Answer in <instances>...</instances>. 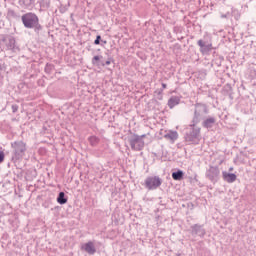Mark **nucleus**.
I'll return each mask as SVG.
<instances>
[{"label":"nucleus","instance_id":"obj_20","mask_svg":"<svg viewBox=\"0 0 256 256\" xmlns=\"http://www.w3.org/2000/svg\"><path fill=\"white\" fill-rule=\"evenodd\" d=\"M88 141H89L90 145H92V147H95V145H97L99 143V139L97 138V136L89 137Z\"/></svg>","mask_w":256,"mask_h":256},{"label":"nucleus","instance_id":"obj_10","mask_svg":"<svg viewBox=\"0 0 256 256\" xmlns=\"http://www.w3.org/2000/svg\"><path fill=\"white\" fill-rule=\"evenodd\" d=\"M81 249L88 253V255H95L97 253V248H95V243L93 241H89L82 245Z\"/></svg>","mask_w":256,"mask_h":256},{"label":"nucleus","instance_id":"obj_16","mask_svg":"<svg viewBox=\"0 0 256 256\" xmlns=\"http://www.w3.org/2000/svg\"><path fill=\"white\" fill-rule=\"evenodd\" d=\"M165 139H169L170 141L174 142L179 139V134L177 131H170L167 134L164 135Z\"/></svg>","mask_w":256,"mask_h":256},{"label":"nucleus","instance_id":"obj_5","mask_svg":"<svg viewBox=\"0 0 256 256\" xmlns=\"http://www.w3.org/2000/svg\"><path fill=\"white\" fill-rule=\"evenodd\" d=\"M163 185V180L159 176H149L145 179V187L148 191H155Z\"/></svg>","mask_w":256,"mask_h":256},{"label":"nucleus","instance_id":"obj_1","mask_svg":"<svg viewBox=\"0 0 256 256\" xmlns=\"http://www.w3.org/2000/svg\"><path fill=\"white\" fill-rule=\"evenodd\" d=\"M22 23L26 29H34L39 35L43 31V26L39 24V17L33 12H28L21 17Z\"/></svg>","mask_w":256,"mask_h":256},{"label":"nucleus","instance_id":"obj_15","mask_svg":"<svg viewBox=\"0 0 256 256\" xmlns=\"http://www.w3.org/2000/svg\"><path fill=\"white\" fill-rule=\"evenodd\" d=\"M179 103H181V99L177 96H172L169 100H168V107L170 109H173V107H176V105H179Z\"/></svg>","mask_w":256,"mask_h":256},{"label":"nucleus","instance_id":"obj_26","mask_svg":"<svg viewBox=\"0 0 256 256\" xmlns=\"http://www.w3.org/2000/svg\"><path fill=\"white\" fill-rule=\"evenodd\" d=\"M145 137H147V134H142V135L139 136L141 141H143V139H145Z\"/></svg>","mask_w":256,"mask_h":256},{"label":"nucleus","instance_id":"obj_13","mask_svg":"<svg viewBox=\"0 0 256 256\" xmlns=\"http://www.w3.org/2000/svg\"><path fill=\"white\" fill-rule=\"evenodd\" d=\"M222 177L227 183H235L237 181V175L234 173L222 172Z\"/></svg>","mask_w":256,"mask_h":256},{"label":"nucleus","instance_id":"obj_22","mask_svg":"<svg viewBox=\"0 0 256 256\" xmlns=\"http://www.w3.org/2000/svg\"><path fill=\"white\" fill-rule=\"evenodd\" d=\"M8 17H11L12 19H17V13L14 12V10H8Z\"/></svg>","mask_w":256,"mask_h":256},{"label":"nucleus","instance_id":"obj_29","mask_svg":"<svg viewBox=\"0 0 256 256\" xmlns=\"http://www.w3.org/2000/svg\"><path fill=\"white\" fill-rule=\"evenodd\" d=\"M42 6H43V7H49V3H47V2H46V4H43V3H42Z\"/></svg>","mask_w":256,"mask_h":256},{"label":"nucleus","instance_id":"obj_21","mask_svg":"<svg viewBox=\"0 0 256 256\" xmlns=\"http://www.w3.org/2000/svg\"><path fill=\"white\" fill-rule=\"evenodd\" d=\"M55 69V66L52 64H46L45 66V73L51 74L53 70Z\"/></svg>","mask_w":256,"mask_h":256},{"label":"nucleus","instance_id":"obj_23","mask_svg":"<svg viewBox=\"0 0 256 256\" xmlns=\"http://www.w3.org/2000/svg\"><path fill=\"white\" fill-rule=\"evenodd\" d=\"M94 45H101V35H97L94 41Z\"/></svg>","mask_w":256,"mask_h":256},{"label":"nucleus","instance_id":"obj_33","mask_svg":"<svg viewBox=\"0 0 256 256\" xmlns=\"http://www.w3.org/2000/svg\"><path fill=\"white\" fill-rule=\"evenodd\" d=\"M176 256H181V254H177Z\"/></svg>","mask_w":256,"mask_h":256},{"label":"nucleus","instance_id":"obj_6","mask_svg":"<svg viewBox=\"0 0 256 256\" xmlns=\"http://www.w3.org/2000/svg\"><path fill=\"white\" fill-rule=\"evenodd\" d=\"M128 142L132 151H143L145 147V141L141 140L139 135L133 134L129 139Z\"/></svg>","mask_w":256,"mask_h":256},{"label":"nucleus","instance_id":"obj_12","mask_svg":"<svg viewBox=\"0 0 256 256\" xmlns=\"http://www.w3.org/2000/svg\"><path fill=\"white\" fill-rule=\"evenodd\" d=\"M197 45L200 46V51L202 53H209V51L213 49V44L211 43L205 44L203 40H198Z\"/></svg>","mask_w":256,"mask_h":256},{"label":"nucleus","instance_id":"obj_31","mask_svg":"<svg viewBox=\"0 0 256 256\" xmlns=\"http://www.w3.org/2000/svg\"><path fill=\"white\" fill-rule=\"evenodd\" d=\"M102 43L107 44V41H103V40H102Z\"/></svg>","mask_w":256,"mask_h":256},{"label":"nucleus","instance_id":"obj_17","mask_svg":"<svg viewBox=\"0 0 256 256\" xmlns=\"http://www.w3.org/2000/svg\"><path fill=\"white\" fill-rule=\"evenodd\" d=\"M101 59H103V56H94L92 58V65H96L97 67L101 65L102 67H105V62L101 61Z\"/></svg>","mask_w":256,"mask_h":256},{"label":"nucleus","instance_id":"obj_19","mask_svg":"<svg viewBox=\"0 0 256 256\" xmlns=\"http://www.w3.org/2000/svg\"><path fill=\"white\" fill-rule=\"evenodd\" d=\"M57 202L60 205H65L67 203V198L65 197V192H60L57 198Z\"/></svg>","mask_w":256,"mask_h":256},{"label":"nucleus","instance_id":"obj_27","mask_svg":"<svg viewBox=\"0 0 256 256\" xmlns=\"http://www.w3.org/2000/svg\"><path fill=\"white\" fill-rule=\"evenodd\" d=\"M105 65H111V60H107L106 62H104V67Z\"/></svg>","mask_w":256,"mask_h":256},{"label":"nucleus","instance_id":"obj_32","mask_svg":"<svg viewBox=\"0 0 256 256\" xmlns=\"http://www.w3.org/2000/svg\"><path fill=\"white\" fill-rule=\"evenodd\" d=\"M232 170H233V168H230V169H229V171H232Z\"/></svg>","mask_w":256,"mask_h":256},{"label":"nucleus","instance_id":"obj_8","mask_svg":"<svg viewBox=\"0 0 256 256\" xmlns=\"http://www.w3.org/2000/svg\"><path fill=\"white\" fill-rule=\"evenodd\" d=\"M219 175H221L219 166H210L209 169L206 170V177L212 183H217V181H219Z\"/></svg>","mask_w":256,"mask_h":256},{"label":"nucleus","instance_id":"obj_2","mask_svg":"<svg viewBox=\"0 0 256 256\" xmlns=\"http://www.w3.org/2000/svg\"><path fill=\"white\" fill-rule=\"evenodd\" d=\"M1 51H9L10 53H19L21 49L17 44V40L10 34H0Z\"/></svg>","mask_w":256,"mask_h":256},{"label":"nucleus","instance_id":"obj_30","mask_svg":"<svg viewBox=\"0 0 256 256\" xmlns=\"http://www.w3.org/2000/svg\"><path fill=\"white\" fill-rule=\"evenodd\" d=\"M222 18H227V14H225V15H222Z\"/></svg>","mask_w":256,"mask_h":256},{"label":"nucleus","instance_id":"obj_11","mask_svg":"<svg viewBox=\"0 0 256 256\" xmlns=\"http://www.w3.org/2000/svg\"><path fill=\"white\" fill-rule=\"evenodd\" d=\"M18 3L22 9H28V11H31L35 5V0H19Z\"/></svg>","mask_w":256,"mask_h":256},{"label":"nucleus","instance_id":"obj_9","mask_svg":"<svg viewBox=\"0 0 256 256\" xmlns=\"http://www.w3.org/2000/svg\"><path fill=\"white\" fill-rule=\"evenodd\" d=\"M191 236L192 237H205L206 231L205 228H203V225H199V224H194L191 226Z\"/></svg>","mask_w":256,"mask_h":256},{"label":"nucleus","instance_id":"obj_14","mask_svg":"<svg viewBox=\"0 0 256 256\" xmlns=\"http://www.w3.org/2000/svg\"><path fill=\"white\" fill-rule=\"evenodd\" d=\"M216 123L215 117H209L202 122V126L205 129H211Z\"/></svg>","mask_w":256,"mask_h":256},{"label":"nucleus","instance_id":"obj_4","mask_svg":"<svg viewBox=\"0 0 256 256\" xmlns=\"http://www.w3.org/2000/svg\"><path fill=\"white\" fill-rule=\"evenodd\" d=\"M194 107V117L190 127H195L197 123H201V121H203V119H205V117H207V115L209 114V108H207L206 104L196 103Z\"/></svg>","mask_w":256,"mask_h":256},{"label":"nucleus","instance_id":"obj_18","mask_svg":"<svg viewBox=\"0 0 256 256\" xmlns=\"http://www.w3.org/2000/svg\"><path fill=\"white\" fill-rule=\"evenodd\" d=\"M183 175H184L183 171L178 170L172 173V179H174V181H181V179H183Z\"/></svg>","mask_w":256,"mask_h":256},{"label":"nucleus","instance_id":"obj_28","mask_svg":"<svg viewBox=\"0 0 256 256\" xmlns=\"http://www.w3.org/2000/svg\"><path fill=\"white\" fill-rule=\"evenodd\" d=\"M162 89H167V84L162 83Z\"/></svg>","mask_w":256,"mask_h":256},{"label":"nucleus","instance_id":"obj_3","mask_svg":"<svg viewBox=\"0 0 256 256\" xmlns=\"http://www.w3.org/2000/svg\"><path fill=\"white\" fill-rule=\"evenodd\" d=\"M12 147V161H21L27 154V143L23 140L14 141L11 143Z\"/></svg>","mask_w":256,"mask_h":256},{"label":"nucleus","instance_id":"obj_25","mask_svg":"<svg viewBox=\"0 0 256 256\" xmlns=\"http://www.w3.org/2000/svg\"><path fill=\"white\" fill-rule=\"evenodd\" d=\"M5 161V152L0 151V163H3Z\"/></svg>","mask_w":256,"mask_h":256},{"label":"nucleus","instance_id":"obj_7","mask_svg":"<svg viewBox=\"0 0 256 256\" xmlns=\"http://www.w3.org/2000/svg\"><path fill=\"white\" fill-rule=\"evenodd\" d=\"M192 127L191 130L186 133L185 139L189 143H199V138L201 137V128H195V126Z\"/></svg>","mask_w":256,"mask_h":256},{"label":"nucleus","instance_id":"obj_24","mask_svg":"<svg viewBox=\"0 0 256 256\" xmlns=\"http://www.w3.org/2000/svg\"><path fill=\"white\" fill-rule=\"evenodd\" d=\"M11 109H12V112H13V113H17V111H19V105L13 104V105L11 106Z\"/></svg>","mask_w":256,"mask_h":256}]
</instances>
